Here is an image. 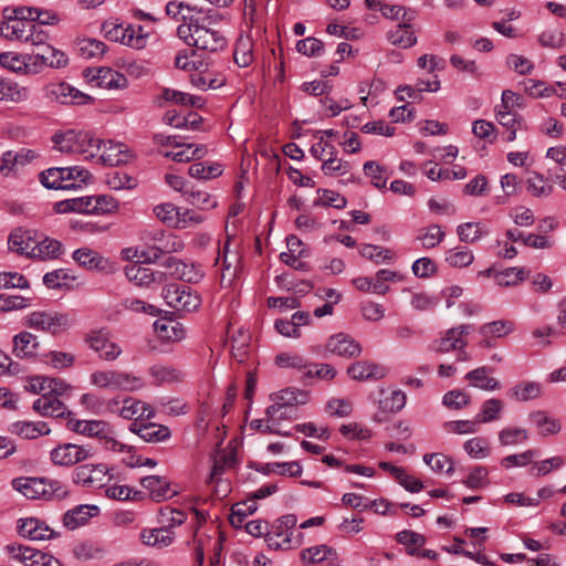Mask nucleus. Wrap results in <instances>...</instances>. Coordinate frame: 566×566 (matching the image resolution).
Wrapping results in <instances>:
<instances>
[{
	"instance_id": "f257e3e1",
	"label": "nucleus",
	"mask_w": 566,
	"mask_h": 566,
	"mask_svg": "<svg viewBox=\"0 0 566 566\" xmlns=\"http://www.w3.org/2000/svg\"><path fill=\"white\" fill-rule=\"evenodd\" d=\"M177 35L187 45L201 51L217 52L227 46V39L213 28L211 18L202 10L193 13L189 11L185 23L177 28Z\"/></svg>"
},
{
	"instance_id": "f03ea898",
	"label": "nucleus",
	"mask_w": 566,
	"mask_h": 566,
	"mask_svg": "<svg viewBox=\"0 0 566 566\" xmlns=\"http://www.w3.org/2000/svg\"><path fill=\"white\" fill-rule=\"evenodd\" d=\"M70 427L80 434L98 439L102 447L108 451L129 452L132 450L130 446L117 440L115 431L104 420H71Z\"/></svg>"
},
{
	"instance_id": "7ed1b4c3",
	"label": "nucleus",
	"mask_w": 566,
	"mask_h": 566,
	"mask_svg": "<svg viewBox=\"0 0 566 566\" xmlns=\"http://www.w3.org/2000/svg\"><path fill=\"white\" fill-rule=\"evenodd\" d=\"M23 324L29 328L51 335H59L66 332L73 325V321L66 313L56 311H34L24 317Z\"/></svg>"
},
{
	"instance_id": "20e7f679",
	"label": "nucleus",
	"mask_w": 566,
	"mask_h": 566,
	"mask_svg": "<svg viewBox=\"0 0 566 566\" xmlns=\"http://www.w3.org/2000/svg\"><path fill=\"white\" fill-rule=\"evenodd\" d=\"M105 36L133 49H143L146 45V33L142 25L119 23L117 20L105 21L102 25Z\"/></svg>"
},
{
	"instance_id": "39448f33",
	"label": "nucleus",
	"mask_w": 566,
	"mask_h": 566,
	"mask_svg": "<svg viewBox=\"0 0 566 566\" xmlns=\"http://www.w3.org/2000/svg\"><path fill=\"white\" fill-rule=\"evenodd\" d=\"M161 295L166 304L176 311L193 312L201 304L200 295L186 285L168 284Z\"/></svg>"
},
{
	"instance_id": "423d86ee",
	"label": "nucleus",
	"mask_w": 566,
	"mask_h": 566,
	"mask_svg": "<svg viewBox=\"0 0 566 566\" xmlns=\"http://www.w3.org/2000/svg\"><path fill=\"white\" fill-rule=\"evenodd\" d=\"M85 340L88 347L97 353L103 360L113 361L122 354L120 346L112 340L111 333L104 328L91 331Z\"/></svg>"
},
{
	"instance_id": "0eeeda50",
	"label": "nucleus",
	"mask_w": 566,
	"mask_h": 566,
	"mask_svg": "<svg viewBox=\"0 0 566 566\" xmlns=\"http://www.w3.org/2000/svg\"><path fill=\"white\" fill-rule=\"evenodd\" d=\"M471 329L472 326L469 324L452 327L431 344V349L438 354L462 349L468 344L467 336L470 334Z\"/></svg>"
},
{
	"instance_id": "6e6552de",
	"label": "nucleus",
	"mask_w": 566,
	"mask_h": 566,
	"mask_svg": "<svg viewBox=\"0 0 566 566\" xmlns=\"http://www.w3.org/2000/svg\"><path fill=\"white\" fill-rule=\"evenodd\" d=\"M44 93L51 101L61 104H87L92 98L65 82L50 83L44 87Z\"/></svg>"
},
{
	"instance_id": "1a4fd4ad",
	"label": "nucleus",
	"mask_w": 566,
	"mask_h": 566,
	"mask_svg": "<svg viewBox=\"0 0 566 566\" xmlns=\"http://www.w3.org/2000/svg\"><path fill=\"white\" fill-rule=\"evenodd\" d=\"M108 469L105 464H82L75 468L72 480L75 484L98 489L105 484Z\"/></svg>"
},
{
	"instance_id": "9d476101",
	"label": "nucleus",
	"mask_w": 566,
	"mask_h": 566,
	"mask_svg": "<svg viewBox=\"0 0 566 566\" xmlns=\"http://www.w3.org/2000/svg\"><path fill=\"white\" fill-rule=\"evenodd\" d=\"M163 266L167 270V274L172 279H177L188 283H198L205 276L201 266L193 263H186L182 260L169 256Z\"/></svg>"
},
{
	"instance_id": "9b49d317",
	"label": "nucleus",
	"mask_w": 566,
	"mask_h": 566,
	"mask_svg": "<svg viewBox=\"0 0 566 566\" xmlns=\"http://www.w3.org/2000/svg\"><path fill=\"white\" fill-rule=\"evenodd\" d=\"M51 461L59 467H71L91 457L90 449L74 443H63L54 448L51 453Z\"/></svg>"
},
{
	"instance_id": "f8f14e48",
	"label": "nucleus",
	"mask_w": 566,
	"mask_h": 566,
	"mask_svg": "<svg viewBox=\"0 0 566 566\" xmlns=\"http://www.w3.org/2000/svg\"><path fill=\"white\" fill-rule=\"evenodd\" d=\"M326 352L344 358H356L363 352L361 345L356 342L350 335L345 333H337L332 335L326 344Z\"/></svg>"
},
{
	"instance_id": "ddd939ff",
	"label": "nucleus",
	"mask_w": 566,
	"mask_h": 566,
	"mask_svg": "<svg viewBox=\"0 0 566 566\" xmlns=\"http://www.w3.org/2000/svg\"><path fill=\"white\" fill-rule=\"evenodd\" d=\"M99 514V507L94 504H80L73 509L67 510L62 517L63 525L74 531L88 523V521Z\"/></svg>"
},
{
	"instance_id": "4468645a",
	"label": "nucleus",
	"mask_w": 566,
	"mask_h": 566,
	"mask_svg": "<svg viewBox=\"0 0 566 566\" xmlns=\"http://www.w3.org/2000/svg\"><path fill=\"white\" fill-rule=\"evenodd\" d=\"M18 532L20 536L31 541H44L55 536V532L36 517L20 518Z\"/></svg>"
},
{
	"instance_id": "2eb2a0df",
	"label": "nucleus",
	"mask_w": 566,
	"mask_h": 566,
	"mask_svg": "<svg viewBox=\"0 0 566 566\" xmlns=\"http://www.w3.org/2000/svg\"><path fill=\"white\" fill-rule=\"evenodd\" d=\"M140 484L156 502L169 500L179 493L178 490L171 489V484L166 478L159 475L145 476L140 480Z\"/></svg>"
},
{
	"instance_id": "dca6fc26",
	"label": "nucleus",
	"mask_w": 566,
	"mask_h": 566,
	"mask_svg": "<svg viewBox=\"0 0 566 566\" xmlns=\"http://www.w3.org/2000/svg\"><path fill=\"white\" fill-rule=\"evenodd\" d=\"M387 369L376 363L358 360L347 368V375L358 381L378 380L386 376Z\"/></svg>"
},
{
	"instance_id": "f3484780",
	"label": "nucleus",
	"mask_w": 566,
	"mask_h": 566,
	"mask_svg": "<svg viewBox=\"0 0 566 566\" xmlns=\"http://www.w3.org/2000/svg\"><path fill=\"white\" fill-rule=\"evenodd\" d=\"M129 430L149 443L166 441L171 436L170 429L167 426L155 422L138 423L135 421L129 424Z\"/></svg>"
},
{
	"instance_id": "a211bd4d",
	"label": "nucleus",
	"mask_w": 566,
	"mask_h": 566,
	"mask_svg": "<svg viewBox=\"0 0 566 566\" xmlns=\"http://www.w3.org/2000/svg\"><path fill=\"white\" fill-rule=\"evenodd\" d=\"M96 158L106 166H118L126 164L130 155L124 144L102 140V149Z\"/></svg>"
},
{
	"instance_id": "6ab92c4d",
	"label": "nucleus",
	"mask_w": 566,
	"mask_h": 566,
	"mask_svg": "<svg viewBox=\"0 0 566 566\" xmlns=\"http://www.w3.org/2000/svg\"><path fill=\"white\" fill-rule=\"evenodd\" d=\"M35 232L32 230L17 228L11 231L8 238L9 250L20 255L31 258L35 243Z\"/></svg>"
},
{
	"instance_id": "aec40b11",
	"label": "nucleus",
	"mask_w": 566,
	"mask_h": 566,
	"mask_svg": "<svg viewBox=\"0 0 566 566\" xmlns=\"http://www.w3.org/2000/svg\"><path fill=\"white\" fill-rule=\"evenodd\" d=\"M12 488L30 500L43 499L45 494V479L19 476L12 480Z\"/></svg>"
},
{
	"instance_id": "412c9836",
	"label": "nucleus",
	"mask_w": 566,
	"mask_h": 566,
	"mask_svg": "<svg viewBox=\"0 0 566 566\" xmlns=\"http://www.w3.org/2000/svg\"><path fill=\"white\" fill-rule=\"evenodd\" d=\"M528 420L542 437L555 436L562 431L560 421L545 410L531 411L528 413Z\"/></svg>"
},
{
	"instance_id": "4be33fe9",
	"label": "nucleus",
	"mask_w": 566,
	"mask_h": 566,
	"mask_svg": "<svg viewBox=\"0 0 566 566\" xmlns=\"http://www.w3.org/2000/svg\"><path fill=\"white\" fill-rule=\"evenodd\" d=\"M292 411L293 409L290 407L273 402L265 410L266 424L264 431L283 437H290V432H283L279 430L277 426L282 420L292 418Z\"/></svg>"
},
{
	"instance_id": "5701e85b",
	"label": "nucleus",
	"mask_w": 566,
	"mask_h": 566,
	"mask_svg": "<svg viewBox=\"0 0 566 566\" xmlns=\"http://www.w3.org/2000/svg\"><path fill=\"white\" fill-rule=\"evenodd\" d=\"M33 409L43 417H63L66 406L52 392H43L34 402Z\"/></svg>"
},
{
	"instance_id": "b1692460",
	"label": "nucleus",
	"mask_w": 566,
	"mask_h": 566,
	"mask_svg": "<svg viewBox=\"0 0 566 566\" xmlns=\"http://www.w3.org/2000/svg\"><path fill=\"white\" fill-rule=\"evenodd\" d=\"M13 354L18 358H32L40 347L38 337L30 332H20L13 336Z\"/></svg>"
},
{
	"instance_id": "393cba45",
	"label": "nucleus",
	"mask_w": 566,
	"mask_h": 566,
	"mask_svg": "<svg viewBox=\"0 0 566 566\" xmlns=\"http://www.w3.org/2000/svg\"><path fill=\"white\" fill-rule=\"evenodd\" d=\"M507 395L510 398L518 402H526L542 397L543 386L541 382L537 381L523 380L513 386L507 391Z\"/></svg>"
},
{
	"instance_id": "a878e982",
	"label": "nucleus",
	"mask_w": 566,
	"mask_h": 566,
	"mask_svg": "<svg viewBox=\"0 0 566 566\" xmlns=\"http://www.w3.org/2000/svg\"><path fill=\"white\" fill-rule=\"evenodd\" d=\"M176 148L175 150L166 151L164 156L177 163H188L201 159L207 154V148L203 145L180 143L176 144Z\"/></svg>"
},
{
	"instance_id": "bb28decb",
	"label": "nucleus",
	"mask_w": 566,
	"mask_h": 566,
	"mask_svg": "<svg viewBox=\"0 0 566 566\" xmlns=\"http://www.w3.org/2000/svg\"><path fill=\"white\" fill-rule=\"evenodd\" d=\"M148 374L155 385L179 382L185 377V374L179 368L165 364L153 365Z\"/></svg>"
},
{
	"instance_id": "cd10ccee",
	"label": "nucleus",
	"mask_w": 566,
	"mask_h": 566,
	"mask_svg": "<svg viewBox=\"0 0 566 566\" xmlns=\"http://www.w3.org/2000/svg\"><path fill=\"white\" fill-rule=\"evenodd\" d=\"M63 181L61 190H74L87 185L92 176L81 166L62 167Z\"/></svg>"
},
{
	"instance_id": "c85d7f7f",
	"label": "nucleus",
	"mask_w": 566,
	"mask_h": 566,
	"mask_svg": "<svg viewBox=\"0 0 566 566\" xmlns=\"http://www.w3.org/2000/svg\"><path fill=\"white\" fill-rule=\"evenodd\" d=\"M142 407L143 401L132 397L125 398L122 403L117 399H113L108 402L109 411L126 420L139 419L140 415H143V411H140Z\"/></svg>"
},
{
	"instance_id": "c756f323",
	"label": "nucleus",
	"mask_w": 566,
	"mask_h": 566,
	"mask_svg": "<svg viewBox=\"0 0 566 566\" xmlns=\"http://www.w3.org/2000/svg\"><path fill=\"white\" fill-rule=\"evenodd\" d=\"M387 40L395 46L408 49L417 43L411 22L403 21L387 32Z\"/></svg>"
},
{
	"instance_id": "7c9ffc66",
	"label": "nucleus",
	"mask_w": 566,
	"mask_h": 566,
	"mask_svg": "<svg viewBox=\"0 0 566 566\" xmlns=\"http://www.w3.org/2000/svg\"><path fill=\"white\" fill-rule=\"evenodd\" d=\"M10 431L23 439H36L50 433V427L44 421H17L11 423Z\"/></svg>"
},
{
	"instance_id": "2f4dec72",
	"label": "nucleus",
	"mask_w": 566,
	"mask_h": 566,
	"mask_svg": "<svg viewBox=\"0 0 566 566\" xmlns=\"http://www.w3.org/2000/svg\"><path fill=\"white\" fill-rule=\"evenodd\" d=\"M85 132L67 130L62 134H55L53 136V143L55 149L65 154H76L81 151L80 144L84 140Z\"/></svg>"
},
{
	"instance_id": "473e14b6",
	"label": "nucleus",
	"mask_w": 566,
	"mask_h": 566,
	"mask_svg": "<svg viewBox=\"0 0 566 566\" xmlns=\"http://www.w3.org/2000/svg\"><path fill=\"white\" fill-rule=\"evenodd\" d=\"M492 371V368L482 366L469 371L465 375V379L471 384V386L480 388L486 391H494L501 388V384L497 379L490 377L489 374Z\"/></svg>"
},
{
	"instance_id": "72a5a7b5",
	"label": "nucleus",
	"mask_w": 566,
	"mask_h": 566,
	"mask_svg": "<svg viewBox=\"0 0 566 566\" xmlns=\"http://www.w3.org/2000/svg\"><path fill=\"white\" fill-rule=\"evenodd\" d=\"M253 49L254 44L252 38L249 35H240L234 44V63L240 67L250 66L255 60Z\"/></svg>"
},
{
	"instance_id": "f704fd0d",
	"label": "nucleus",
	"mask_w": 566,
	"mask_h": 566,
	"mask_svg": "<svg viewBox=\"0 0 566 566\" xmlns=\"http://www.w3.org/2000/svg\"><path fill=\"white\" fill-rule=\"evenodd\" d=\"M140 541L147 546L157 548L168 547L172 544L175 535L167 528H145L140 532Z\"/></svg>"
},
{
	"instance_id": "c9c22d12",
	"label": "nucleus",
	"mask_w": 566,
	"mask_h": 566,
	"mask_svg": "<svg viewBox=\"0 0 566 566\" xmlns=\"http://www.w3.org/2000/svg\"><path fill=\"white\" fill-rule=\"evenodd\" d=\"M91 81L103 88H119L126 84V77L111 67L96 69Z\"/></svg>"
},
{
	"instance_id": "e433bc0d",
	"label": "nucleus",
	"mask_w": 566,
	"mask_h": 566,
	"mask_svg": "<svg viewBox=\"0 0 566 566\" xmlns=\"http://www.w3.org/2000/svg\"><path fill=\"white\" fill-rule=\"evenodd\" d=\"M6 18V21H0V35L22 42L25 34L30 32V25L32 23L28 21H20L9 14H7Z\"/></svg>"
},
{
	"instance_id": "4c0bfd02",
	"label": "nucleus",
	"mask_w": 566,
	"mask_h": 566,
	"mask_svg": "<svg viewBox=\"0 0 566 566\" xmlns=\"http://www.w3.org/2000/svg\"><path fill=\"white\" fill-rule=\"evenodd\" d=\"M154 328L163 340L179 342L186 336L182 324L171 319H157L154 323Z\"/></svg>"
},
{
	"instance_id": "58836bf2",
	"label": "nucleus",
	"mask_w": 566,
	"mask_h": 566,
	"mask_svg": "<svg viewBox=\"0 0 566 566\" xmlns=\"http://www.w3.org/2000/svg\"><path fill=\"white\" fill-rule=\"evenodd\" d=\"M32 251L33 252H31V259H55L61 254L62 244L60 241L51 238H44L41 241L36 239Z\"/></svg>"
},
{
	"instance_id": "ea45409f",
	"label": "nucleus",
	"mask_w": 566,
	"mask_h": 566,
	"mask_svg": "<svg viewBox=\"0 0 566 566\" xmlns=\"http://www.w3.org/2000/svg\"><path fill=\"white\" fill-rule=\"evenodd\" d=\"M29 98V90L17 82L1 77L0 101L20 103Z\"/></svg>"
},
{
	"instance_id": "a19ab883",
	"label": "nucleus",
	"mask_w": 566,
	"mask_h": 566,
	"mask_svg": "<svg viewBox=\"0 0 566 566\" xmlns=\"http://www.w3.org/2000/svg\"><path fill=\"white\" fill-rule=\"evenodd\" d=\"M29 98V90L17 82L1 77L0 101L20 103Z\"/></svg>"
},
{
	"instance_id": "79ce46f5",
	"label": "nucleus",
	"mask_w": 566,
	"mask_h": 566,
	"mask_svg": "<svg viewBox=\"0 0 566 566\" xmlns=\"http://www.w3.org/2000/svg\"><path fill=\"white\" fill-rule=\"evenodd\" d=\"M125 275L138 286H149L156 280V273L139 263H132L125 268Z\"/></svg>"
},
{
	"instance_id": "37998d69",
	"label": "nucleus",
	"mask_w": 566,
	"mask_h": 566,
	"mask_svg": "<svg viewBox=\"0 0 566 566\" xmlns=\"http://www.w3.org/2000/svg\"><path fill=\"white\" fill-rule=\"evenodd\" d=\"M73 259L78 265L88 270L104 269L106 263L105 259L101 256L98 252L88 248L75 250L73 252Z\"/></svg>"
},
{
	"instance_id": "c03bdc74",
	"label": "nucleus",
	"mask_w": 566,
	"mask_h": 566,
	"mask_svg": "<svg viewBox=\"0 0 566 566\" xmlns=\"http://www.w3.org/2000/svg\"><path fill=\"white\" fill-rule=\"evenodd\" d=\"M526 190L535 198H545L553 193L554 186L542 174L533 171L526 180Z\"/></svg>"
},
{
	"instance_id": "a18cd8bd",
	"label": "nucleus",
	"mask_w": 566,
	"mask_h": 566,
	"mask_svg": "<svg viewBox=\"0 0 566 566\" xmlns=\"http://www.w3.org/2000/svg\"><path fill=\"white\" fill-rule=\"evenodd\" d=\"M446 237L442 228L436 223L421 228L417 234V241L421 243L424 249H433L438 247Z\"/></svg>"
},
{
	"instance_id": "49530a36",
	"label": "nucleus",
	"mask_w": 566,
	"mask_h": 566,
	"mask_svg": "<svg viewBox=\"0 0 566 566\" xmlns=\"http://www.w3.org/2000/svg\"><path fill=\"white\" fill-rule=\"evenodd\" d=\"M75 281L76 277L65 269H57L52 272H48L43 276V283L49 289H71Z\"/></svg>"
},
{
	"instance_id": "de8ad7c7",
	"label": "nucleus",
	"mask_w": 566,
	"mask_h": 566,
	"mask_svg": "<svg viewBox=\"0 0 566 566\" xmlns=\"http://www.w3.org/2000/svg\"><path fill=\"white\" fill-rule=\"evenodd\" d=\"M185 200L200 210H210L217 207V200L207 191L190 187L185 190Z\"/></svg>"
},
{
	"instance_id": "09e8293b",
	"label": "nucleus",
	"mask_w": 566,
	"mask_h": 566,
	"mask_svg": "<svg viewBox=\"0 0 566 566\" xmlns=\"http://www.w3.org/2000/svg\"><path fill=\"white\" fill-rule=\"evenodd\" d=\"M90 196L65 199L55 203V211L59 213H85L91 214Z\"/></svg>"
},
{
	"instance_id": "8fccbe9b",
	"label": "nucleus",
	"mask_w": 566,
	"mask_h": 566,
	"mask_svg": "<svg viewBox=\"0 0 566 566\" xmlns=\"http://www.w3.org/2000/svg\"><path fill=\"white\" fill-rule=\"evenodd\" d=\"M90 200L92 201L90 202L91 214H108L119 208V202L108 195L90 196Z\"/></svg>"
},
{
	"instance_id": "3c124183",
	"label": "nucleus",
	"mask_w": 566,
	"mask_h": 566,
	"mask_svg": "<svg viewBox=\"0 0 566 566\" xmlns=\"http://www.w3.org/2000/svg\"><path fill=\"white\" fill-rule=\"evenodd\" d=\"M36 53L39 55H43L42 61L49 67H53V69L64 67L69 62L64 52L53 48L52 45L48 44L46 42L36 49Z\"/></svg>"
},
{
	"instance_id": "603ef678",
	"label": "nucleus",
	"mask_w": 566,
	"mask_h": 566,
	"mask_svg": "<svg viewBox=\"0 0 566 566\" xmlns=\"http://www.w3.org/2000/svg\"><path fill=\"white\" fill-rule=\"evenodd\" d=\"M222 171V165L218 163H193L188 169L190 177L201 180L217 178Z\"/></svg>"
},
{
	"instance_id": "864d4df0",
	"label": "nucleus",
	"mask_w": 566,
	"mask_h": 566,
	"mask_svg": "<svg viewBox=\"0 0 566 566\" xmlns=\"http://www.w3.org/2000/svg\"><path fill=\"white\" fill-rule=\"evenodd\" d=\"M423 462L438 474L451 475L454 472L453 461L443 453H427L423 455Z\"/></svg>"
},
{
	"instance_id": "5fc2aeb1",
	"label": "nucleus",
	"mask_w": 566,
	"mask_h": 566,
	"mask_svg": "<svg viewBox=\"0 0 566 566\" xmlns=\"http://www.w3.org/2000/svg\"><path fill=\"white\" fill-rule=\"evenodd\" d=\"M503 408L504 403L501 399L491 398L485 400L481 406L480 412L475 417L476 422L486 423L497 420Z\"/></svg>"
},
{
	"instance_id": "6e6d98bb",
	"label": "nucleus",
	"mask_w": 566,
	"mask_h": 566,
	"mask_svg": "<svg viewBox=\"0 0 566 566\" xmlns=\"http://www.w3.org/2000/svg\"><path fill=\"white\" fill-rule=\"evenodd\" d=\"M364 172L370 178L371 185L377 189H386L388 172L387 169L375 160L366 161L363 166Z\"/></svg>"
},
{
	"instance_id": "4d7b16f0",
	"label": "nucleus",
	"mask_w": 566,
	"mask_h": 566,
	"mask_svg": "<svg viewBox=\"0 0 566 566\" xmlns=\"http://www.w3.org/2000/svg\"><path fill=\"white\" fill-rule=\"evenodd\" d=\"M155 250L159 253H174L179 252L185 248V243L176 235H165L164 232L158 231L155 233Z\"/></svg>"
},
{
	"instance_id": "13d9d810",
	"label": "nucleus",
	"mask_w": 566,
	"mask_h": 566,
	"mask_svg": "<svg viewBox=\"0 0 566 566\" xmlns=\"http://www.w3.org/2000/svg\"><path fill=\"white\" fill-rule=\"evenodd\" d=\"M528 274L525 268H507L495 274L496 284L500 286H515L523 282Z\"/></svg>"
},
{
	"instance_id": "bf43d9fd",
	"label": "nucleus",
	"mask_w": 566,
	"mask_h": 566,
	"mask_svg": "<svg viewBox=\"0 0 566 566\" xmlns=\"http://www.w3.org/2000/svg\"><path fill=\"white\" fill-rule=\"evenodd\" d=\"M117 373L115 369L95 370L91 374L90 381L99 389L117 391Z\"/></svg>"
},
{
	"instance_id": "052dcab7",
	"label": "nucleus",
	"mask_w": 566,
	"mask_h": 566,
	"mask_svg": "<svg viewBox=\"0 0 566 566\" xmlns=\"http://www.w3.org/2000/svg\"><path fill=\"white\" fill-rule=\"evenodd\" d=\"M336 376L335 368L329 364H306L304 374L302 375L303 381H310L314 378L331 380Z\"/></svg>"
},
{
	"instance_id": "680f3d73",
	"label": "nucleus",
	"mask_w": 566,
	"mask_h": 566,
	"mask_svg": "<svg viewBox=\"0 0 566 566\" xmlns=\"http://www.w3.org/2000/svg\"><path fill=\"white\" fill-rule=\"evenodd\" d=\"M474 260L472 251L467 247H457L446 252V261L453 268L469 266Z\"/></svg>"
},
{
	"instance_id": "e2e57ef3",
	"label": "nucleus",
	"mask_w": 566,
	"mask_h": 566,
	"mask_svg": "<svg viewBox=\"0 0 566 566\" xmlns=\"http://www.w3.org/2000/svg\"><path fill=\"white\" fill-rule=\"evenodd\" d=\"M457 233L461 242L473 243L486 234L488 231L479 222H465L458 226Z\"/></svg>"
},
{
	"instance_id": "0e129e2a",
	"label": "nucleus",
	"mask_w": 566,
	"mask_h": 566,
	"mask_svg": "<svg viewBox=\"0 0 566 566\" xmlns=\"http://www.w3.org/2000/svg\"><path fill=\"white\" fill-rule=\"evenodd\" d=\"M515 329V325L512 321L499 319L480 327V334L483 336L504 337L511 334Z\"/></svg>"
},
{
	"instance_id": "69168bd1",
	"label": "nucleus",
	"mask_w": 566,
	"mask_h": 566,
	"mask_svg": "<svg viewBox=\"0 0 566 566\" xmlns=\"http://www.w3.org/2000/svg\"><path fill=\"white\" fill-rule=\"evenodd\" d=\"M154 213L163 223L168 227L177 228L180 223L179 219V208L174 203L165 202L156 206L154 208Z\"/></svg>"
},
{
	"instance_id": "338daca9",
	"label": "nucleus",
	"mask_w": 566,
	"mask_h": 566,
	"mask_svg": "<svg viewBox=\"0 0 566 566\" xmlns=\"http://www.w3.org/2000/svg\"><path fill=\"white\" fill-rule=\"evenodd\" d=\"M185 521L186 514L180 510L165 506L159 511V523L161 524V528L171 531L172 528L184 524Z\"/></svg>"
},
{
	"instance_id": "774afa93",
	"label": "nucleus",
	"mask_w": 566,
	"mask_h": 566,
	"mask_svg": "<svg viewBox=\"0 0 566 566\" xmlns=\"http://www.w3.org/2000/svg\"><path fill=\"white\" fill-rule=\"evenodd\" d=\"M78 53L84 59L101 57L106 51V44L97 39H83L77 44Z\"/></svg>"
}]
</instances>
